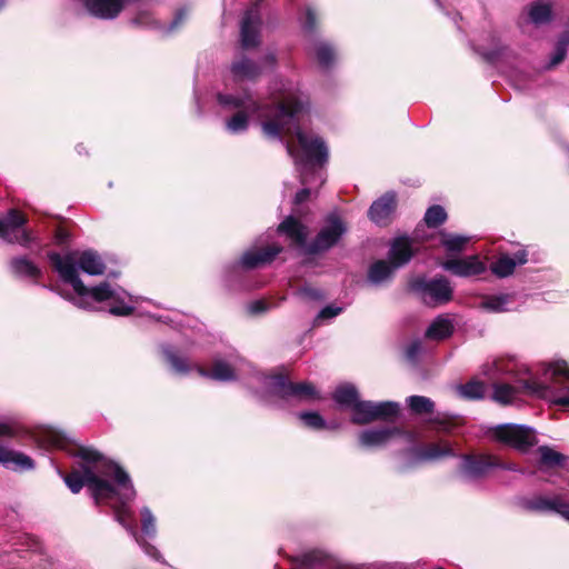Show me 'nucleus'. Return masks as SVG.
I'll return each instance as SVG.
<instances>
[{"mask_svg": "<svg viewBox=\"0 0 569 569\" xmlns=\"http://www.w3.org/2000/svg\"><path fill=\"white\" fill-rule=\"evenodd\" d=\"M272 103L254 99L250 93L217 94V101L224 111H233L226 119L224 128L231 134H240L249 129L251 118L261 121L266 137L283 142L282 134L295 133L299 151L286 142L288 154L293 159L296 169L303 186L326 181L322 167L328 161V147L322 138L303 132L299 126V117L309 109V98L289 80L274 79L269 87Z\"/></svg>", "mask_w": 569, "mask_h": 569, "instance_id": "nucleus-1", "label": "nucleus"}, {"mask_svg": "<svg viewBox=\"0 0 569 569\" xmlns=\"http://www.w3.org/2000/svg\"><path fill=\"white\" fill-rule=\"evenodd\" d=\"M37 440L46 449L67 450L78 458V468L64 477L71 492L78 493L86 487L97 506H109L113 510L114 520L128 531L146 555L161 560L159 550L138 533L134 512L130 507L136 490L122 467L91 447L74 446L66 433L53 427L42 429Z\"/></svg>", "mask_w": 569, "mask_h": 569, "instance_id": "nucleus-2", "label": "nucleus"}, {"mask_svg": "<svg viewBox=\"0 0 569 569\" xmlns=\"http://www.w3.org/2000/svg\"><path fill=\"white\" fill-rule=\"evenodd\" d=\"M48 259L59 278L72 287L76 296L63 297L76 307L96 311L98 310L97 303H106L108 312L117 317H127L133 312L137 298L121 287L101 282L96 287L88 288L81 281L80 270L89 276H100L104 272V261L97 251L87 249L66 254L51 251L48 253Z\"/></svg>", "mask_w": 569, "mask_h": 569, "instance_id": "nucleus-3", "label": "nucleus"}, {"mask_svg": "<svg viewBox=\"0 0 569 569\" xmlns=\"http://www.w3.org/2000/svg\"><path fill=\"white\" fill-rule=\"evenodd\" d=\"M499 375L513 377L517 385L493 383L492 399L501 405L513 403L520 393L545 399L559 407H569V365L565 360L541 362L535 373L516 356L493 363Z\"/></svg>", "mask_w": 569, "mask_h": 569, "instance_id": "nucleus-4", "label": "nucleus"}, {"mask_svg": "<svg viewBox=\"0 0 569 569\" xmlns=\"http://www.w3.org/2000/svg\"><path fill=\"white\" fill-rule=\"evenodd\" d=\"M347 231L345 222L336 214H330L326 226L315 240L307 243L308 229L293 217L286 218L278 227V232L284 233L305 253L315 254L333 247Z\"/></svg>", "mask_w": 569, "mask_h": 569, "instance_id": "nucleus-5", "label": "nucleus"}, {"mask_svg": "<svg viewBox=\"0 0 569 569\" xmlns=\"http://www.w3.org/2000/svg\"><path fill=\"white\" fill-rule=\"evenodd\" d=\"M256 380L262 385L260 397L270 405L281 401L286 405L309 403L320 399L316 387L309 382H291L283 375L254 373Z\"/></svg>", "mask_w": 569, "mask_h": 569, "instance_id": "nucleus-6", "label": "nucleus"}, {"mask_svg": "<svg viewBox=\"0 0 569 569\" xmlns=\"http://www.w3.org/2000/svg\"><path fill=\"white\" fill-rule=\"evenodd\" d=\"M412 240L407 237L396 238L391 244L388 253L390 263L385 260L373 262L368 270V280L379 286L391 279L396 269L405 266L410 261L413 256Z\"/></svg>", "mask_w": 569, "mask_h": 569, "instance_id": "nucleus-7", "label": "nucleus"}, {"mask_svg": "<svg viewBox=\"0 0 569 569\" xmlns=\"http://www.w3.org/2000/svg\"><path fill=\"white\" fill-rule=\"evenodd\" d=\"M410 288L429 307L446 305L453 295V288L445 277L432 279L418 277L410 282Z\"/></svg>", "mask_w": 569, "mask_h": 569, "instance_id": "nucleus-8", "label": "nucleus"}, {"mask_svg": "<svg viewBox=\"0 0 569 569\" xmlns=\"http://www.w3.org/2000/svg\"><path fill=\"white\" fill-rule=\"evenodd\" d=\"M27 218L18 210L11 209L4 218L0 219V238L9 243H18L30 248L32 243L39 244V239L24 227Z\"/></svg>", "mask_w": 569, "mask_h": 569, "instance_id": "nucleus-9", "label": "nucleus"}, {"mask_svg": "<svg viewBox=\"0 0 569 569\" xmlns=\"http://www.w3.org/2000/svg\"><path fill=\"white\" fill-rule=\"evenodd\" d=\"M399 409V403L395 401L373 402L359 398L351 410V421L355 425H368L376 420L396 418Z\"/></svg>", "mask_w": 569, "mask_h": 569, "instance_id": "nucleus-10", "label": "nucleus"}, {"mask_svg": "<svg viewBox=\"0 0 569 569\" xmlns=\"http://www.w3.org/2000/svg\"><path fill=\"white\" fill-rule=\"evenodd\" d=\"M492 438L521 452L528 451L537 443L536 431L525 425L506 423L495 427Z\"/></svg>", "mask_w": 569, "mask_h": 569, "instance_id": "nucleus-11", "label": "nucleus"}, {"mask_svg": "<svg viewBox=\"0 0 569 569\" xmlns=\"http://www.w3.org/2000/svg\"><path fill=\"white\" fill-rule=\"evenodd\" d=\"M407 453L410 457L397 466L396 470L398 472H406L408 469L419 462L435 461L447 457H457L455 449L448 441L429 443L423 448L411 449Z\"/></svg>", "mask_w": 569, "mask_h": 569, "instance_id": "nucleus-12", "label": "nucleus"}, {"mask_svg": "<svg viewBox=\"0 0 569 569\" xmlns=\"http://www.w3.org/2000/svg\"><path fill=\"white\" fill-rule=\"evenodd\" d=\"M262 0H256L250 8H248L240 22V43L242 49L249 50L257 48L260 42L261 34V14L259 3Z\"/></svg>", "mask_w": 569, "mask_h": 569, "instance_id": "nucleus-13", "label": "nucleus"}, {"mask_svg": "<svg viewBox=\"0 0 569 569\" xmlns=\"http://www.w3.org/2000/svg\"><path fill=\"white\" fill-rule=\"evenodd\" d=\"M460 459L459 476L465 481L480 480L495 469V455L491 453L462 455Z\"/></svg>", "mask_w": 569, "mask_h": 569, "instance_id": "nucleus-14", "label": "nucleus"}, {"mask_svg": "<svg viewBox=\"0 0 569 569\" xmlns=\"http://www.w3.org/2000/svg\"><path fill=\"white\" fill-rule=\"evenodd\" d=\"M520 507L529 512L549 513L555 512L563 519L569 512V501L565 500L561 495L543 496L537 495L531 498L520 500Z\"/></svg>", "mask_w": 569, "mask_h": 569, "instance_id": "nucleus-15", "label": "nucleus"}, {"mask_svg": "<svg viewBox=\"0 0 569 569\" xmlns=\"http://www.w3.org/2000/svg\"><path fill=\"white\" fill-rule=\"evenodd\" d=\"M441 267L461 278L479 276L487 270L486 263L477 254L461 259H448L441 263Z\"/></svg>", "mask_w": 569, "mask_h": 569, "instance_id": "nucleus-16", "label": "nucleus"}, {"mask_svg": "<svg viewBox=\"0 0 569 569\" xmlns=\"http://www.w3.org/2000/svg\"><path fill=\"white\" fill-rule=\"evenodd\" d=\"M401 435V429L397 427L369 428L358 435V440L362 448H378L388 445L393 438Z\"/></svg>", "mask_w": 569, "mask_h": 569, "instance_id": "nucleus-17", "label": "nucleus"}, {"mask_svg": "<svg viewBox=\"0 0 569 569\" xmlns=\"http://www.w3.org/2000/svg\"><path fill=\"white\" fill-rule=\"evenodd\" d=\"M282 248L278 244H270L261 249L247 250L234 268L253 269L270 263L280 252Z\"/></svg>", "mask_w": 569, "mask_h": 569, "instance_id": "nucleus-18", "label": "nucleus"}, {"mask_svg": "<svg viewBox=\"0 0 569 569\" xmlns=\"http://www.w3.org/2000/svg\"><path fill=\"white\" fill-rule=\"evenodd\" d=\"M397 199L395 192H387L372 202L368 216L372 222L379 226H387L395 213Z\"/></svg>", "mask_w": 569, "mask_h": 569, "instance_id": "nucleus-19", "label": "nucleus"}, {"mask_svg": "<svg viewBox=\"0 0 569 569\" xmlns=\"http://www.w3.org/2000/svg\"><path fill=\"white\" fill-rule=\"evenodd\" d=\"M233 81H254L262 74V68L252 59L241 56L230 64Z\"/></svg>", "mask_w": 569, "mask_h": 569, "instance_id": "nucleus-20", "label": "nucleus"}, {"mask_svg": "<svg viewBox=\"0 0 569 569\" xmlns=\"http://www.w3.org/2000/svg\"><path fill=\"white\" fill-rule=\"evenodd\" d=\"M528 261V252L520 249L513 253L512 257L501 254L495 262L491 263V272L498 278H506L513 273L517 266H522Z\"/></svg>", "mask_w": 569, "mask_h": 569, "instance_id": "nucleus-21", "label": "nucleus"}, {"mask_svg": "<svg viewBox=\"0 0 569 569\" xmlns=\"http://www.w3.org/2000/svg\"><path fill=\"white\" fill-rule=\"evenodd\" d=\"M0 465L13 471H27L34 468V462L29 456L2 443H0Z\"/></svg>", "mask_w": 569, "mask_h": 569, "instance_id": "nucleus-22", "label": "nucleus"}, {"mask_svg": "<svg viewBox=\"0 0 569 569\" xmlns=\"http://www.w3.org/2000/svg\"><path fill=\"white\" fill-rule=\"evenodd\" d=\"M194 369L197 370L199 376L217 381L227 382L233 381L238 378V368L221 359L214 360L211 370H206L199 366H196Z\"/></svg>", "mask_w": 569, "mask_h": 569, "instance_id": "nucleus-23", "label": "nucleus"}, {"mask_svg": "<svg viewBox=\"0 0 569 569\" xmlns=\"http://www.w3.org/2000/svg\"><path fill=\"white\" fill-rule=\"evenodd\" d=\"M12 274L18 278L30 279L36 281L42 276V270L28 257H14L9 262Z\"/></svg>", "mask_w": 569, "mask_h": 569, "instance_id": "nucleus-24", "label": "nucleus"}, {"mask_svg": "<svg viewBox=\"0 0 569 569\" xmlns=\"http://www.w3.org/2000/svg\"><path fill=\"white\" fill-rule=\"evenodd\" d=\"M538 452L540 455L539 467L541 470L561 468L569 471V456L558 452L549 446H540Z\"/></svg>", "mask_w": 569, "mask_h": 569, "instance_id": "nucleus-25", "label": "nucleus"}, {"mask_svg": "<svg viewBox=\"0 0 569 569\" xmlns=\"http://www.w3.org/2000/svg\"><path fill=\"white\" fill-rule=\"evenodd\" d=\"M309 51L312 52L322 69H329L336 62L338 54L332 44L327 41H315Z\"/></svg>", "mask_w": 569, "mask_h": 569, "instance_id": "nucleus-26", "label": "nucleus"}, {"mask_svg": "<svg viewBox=\"0 0 569 569\" xmlns=\"http://www.w3.org/2000/svg\"><path fill=\"white\" fill-rule=\"evenodd\" d=\"M513 302V295L499 293L487 296L480 302V308L493 313L510 311V305Z\"/></svg>", "mask_w": 569, "mask_h": 569, "instance_id": "nucleus-27", "label": "nucleus"}, {"mask_svg": "<svg viewBox=\"0 0 569 569\" xmlns=\"http://www.w3.org/2000/svg\"><path fill=\"white\" fill-rule=\"evenodd\" d=\"M452 331V321L449 318L439 316L428 327L426 337L428 339L442 340L451 336Z\"/></svg>", "mask_w": 569, "mask_h": 569, "instance_id": "nucleus-28", "label": "nucleus"}, {"mask_svg": "<svg viewBox=\"0 0 569 569\" xmlns=\"http://www.w3.org/2000/svg\"><path fill=\"white\" fill-rule=\"evenodd\" d=\"M529 19L535 24L548 23L552 18V4L546 0L533 2L528 10Z\"/></svg>", "mask_w": 569, "mask_h": 569, "instance_id": "nucleus-29", "label": "nucleus"}, {"mask_svg": "<svg viewBox=\"0 0 569 569\" xmlns=\"http://www.w3.org/2000/svg\"><path fill=\"white\" fill-rule=\"evenodd\" d=\"M332 398L341 408L351 411L359 399V392L353 385H343L336 389Z\"/></svg>", "mask_w": 569, "mask_h": 569, "instance_id": "nucleus-30", "label": "nucleus"}, {"mask_svg": "<svg viewBox=\"0 0 569 569\" xmlns=\"http://www.w3.org/2000/svg\"><path fill=\"white\" fill-rule=\"evenodd\" d=\"M162 352L166 357L167 362L171 368L179 375H187L191 371L192 367L189 365L186 358L177 355V352L170 346L162 348Z\"/></svg>", "mask_w": 569, "mask_h": 569, "instance_id": "nucleus-31", "label": "nucleus"}, {"mask_svg": "<svg viewBox=\"0 0 569 569\" xmlns=\"http://www.w3.org/2000/svg\"><path fill=\"white\" fill-rule=\"evenodd\" d=\"M457 392L461 398L468 400H479L485 397L486 387L481 381L471 380L457 387Z\"/></svg>", "mask_w": 569, "mask_h": 569, "instance_id": "nucleus-32", "label": "nucleus"}, {"mask_svg": "<svg viewBox=\"0 0 569 569\" xmlns=\"http://www.w3.org/2000/svg\"><path fill=\"white\" fill-rule=\"evenodd\" d=\"M407 403L410 410L417 415L431 413L435 409L433 401L423 396H410Z\"/></svg>", "mask_w": 569, "mask_h": 569, "instance_id": "nucleus-33", "label": "nucleus"}, {"mask_svg": "<svg viewBox=\"0 0 569 569\" xmlns=\"http://www.w3.org/2000/svg\"><path fill=\"white\" fill-rule=\"evenodd\" d=\"M569 48V34L562 33L557 43L553 53L550 57V61L548 63V68H552L562 62L567 56V51Z\"/></svg>", "mask_w": 569, "mask_h": 569, "instance_id": "nucleus-34", "label": "nucleus"}, {"mask_svg": "<svg viewBox=\"0 0 569 569\" xmlns=\"http://www.w3.org/2000/svg\"><path fill=\"white\" fill-rule=\"evenodd\" d=\"M141 516V531L147 538H154L157 533L156 517L148 507L140 510Z\"/></svg>", "mask_w": 569, "mask_h": 569, "instance_id": "nucleus-35", "label": "nucleus"}, {"mask_svg": "<svg viewBox=\"0 0 569 569\" xmlns=\"http://www.w3.org/2000/svg\"><path fill=\"white\" fill-rule=\"evenodd\" d=\"M327 555L320 550H311L303 553L297 559L299 567L313 568L316 566L325 565Z\"/></svg>", "mask_w": 569, "mask_h": 569, "instance_id": "nucleus-36", "label": "nucleus"}, {"mask_svg": "<svg viewBox=\"0 0 569 569\" xmlns=\"http://www.w3.org/2000/svg\"><path fill=\"white\" fill-rule=\"evenodd\" d=\"M469 241L468 237L442 233L441 243L449 252H460Z\"/></svg>", "mask_w": 569, "mask_h": 569, "instance_id": "nucleus-37", "label": "nucleus"}, {"mask_svg": "<svg viewBox=\"0 0 569 569\" xmlns=\"http://www.w3.org/2000/svg\"><path fill=\"white\" fill-rule=\"evenodd\" d=\"M423 219L428 227L437 228L447 220V212L441 206L435 204L426 211Z\"/></svg>", "mask_w": 569, "mask_h": 569, "instance_id": "nucleus-38", "label": "nucleus"}, {"mask_svg": "<svg viewBox=\"0 0 569 569\" xmlns=\"http://www.w3.org/2000/svg\"><path fill=\"white\" fill-rule=\"evenodd\" d=\"M491 47L479 46L477 51L488 61H493L502 53V46L496 33H490Z\"/></svg>", "mask_w": 569, "mask_h": 569, "instance_id": "nucleus-39", "label": "nucleus"}, {"mask_svg": "<svg viewBox=\"0 0 569 569\" xmlns=\"http://www.w3.org/2000/svg\"><path fill=\"white\" fill-rule=\"evenodd\" d=\"M299 418L307 427L311 429L319 430L326 428L327 426L325 419L318 412L303 411L299 413Z\"/></svg>", "mask_w": 569, "mask_h": 569, "instance_id": "nucleus-40", "label": "nucleus"}, {"mask_svg": "<svg viewBox=\"0 0 569 569\" xmlns=\"http://www.w3.org/2000/svg\"><path fill=\"white\" fill-rule=\"evenodd\" d=\"M342 311L341 307L336 306H327L320 310L318 316L316 317L313 321V326H320L322 323V320L332 319L340 315Z\"/></svg>", "mask_w": 569, "mask_h": 569, "instance_id": "nucleus-41", "label": "nucleus"}, {"mask_svg": "<svg viewBox=\"0 0 569 569\" xmlns=\"http://www.w3.org/2000/svg\"><path fill=\"white\" fill-rule=\"evenodd\" d=\"M317 22V16L311 7H307L305 10V18L301 20L302 29L306 32H312Z\"/></svg>", "mask_w": 569, "mask_h": 569, "instance_id": "nucleus-42", "label": "nucleus"}, {"mask_svg": "<svg viewBox=\"0 0 569 569\" xmlns=\"http://www.w3.org/2000/svg\"><path fill=\"white\" fill-rule=\"evenodd\" d=\"M132 22L140 27L146 28H159V23L153 20L149 12L141 11L137 14V17L132 20Z\"/></svg>", "mask_w": 569, "mask_h": 569, "instance_id": "nucleus-43", "label": "nucleus"}, {"mask_svg": "<svg viewBox=\"0 0 569 569\" xmlns=\"http://www.w3.org/2000/svg\"><path fill=\"white\" fill-rule=\"evenodd\" d=\"M422 351V345L420 340L412 341L406 349V358L411 361L416 362L418 360L419 355Z\"/></svg>", "mask_w": 569, "mask_h": 569, "instance_id": "nucleus-44", "label": "nucleus"}, {"mask_svg": "<svg viewBox=\"0 0 569 569\" xmlns=\"http://www.w3.org/2000/svg\"><path fill=\"white\" fill-rule=\"evenodd\" d=\"M271 308L270 303L266 300H256L247 306V310L251 315H260L268 311Z\"/></svg>", "mask_w": 569, "mask_h": 569, "instance_id": "nucleus-45", "label": "nucleus"}, {"mask_svg": "<svg viewBox=\"0 0 569 569\" xmlns=\"http://www.w3.org/2000/svg\"><path fill=\"white\" fill-rule=\"evenodd\" d=\"M259 66L262 68V72L264 70H272L277 66V54L274 51H268L263 54L260 60Z\"/></svg>", "mask_w": 569, "mask_h": 569, "instance_id": "nucleus-46", "label": "nucleus"}, {"mask_svg": "<svg viewBox=\"0 0 569 569\" xmlns=\"http://www.w3.org/2000/svg\"><path fill=\"white\" fill-rule=\"evenodd\" d=\"M495 469H502V470H508V471H513V472H519V473H525V470L520 467H518L516 463L513 462H502L499 460V458L497 456H495Z\"/></svg>", "mask_w": 569, "mask_h": 569, "instance_id": "nucleus-47", "label": "nucleus"}, {"mask_svg": "<svg viewBox=\"0 0 569 569\" xmlns=\"http://www.w3.org/2000/svg\"><path fill=\"white\" fill-rule=\"evenodd\" d=\"M311 187H305L296 193L295 202L300 204L305 202L311 194Z\"/></svg>", "mask_w": 569, "mask_h": 569, "instance_id": "nucleus-48", "label": "nucleus"}, {"mask_svg": "<svg viewBox=\"0 0 569 569\" xmlns=\"http://www.w3.org/2000/svg\"><path fill=\"white\" fill-rule=\"evenodd\" d=\"M68 238H69V233L62 229V228H58L56 230V233H54V240L58 244H63L68 241Z\"/></svg>", "mask_w": 569, "mask_h": 569, "instance_id": "nucleus-49", "label": "nucleus"}, {"mask_svg": "<svg viewBox=\"0 0 569 569\" xmlns=\"http://www.w3.org/2000/svg\"><path fill=\"white\" fill-rule=\"evenodd\" d=\"M186 16H187V12L184 10H180L177 13L176 18L172 20V22L170 23L169 30H173L174 28H177L183 21Z\"/></svg>", "mask_w": 569, "mask_h": 569, "instance_id": "nucleus-50", "label": "nucleus"}, {"mask_svg": "<svg viewBox=\"0 0 569 569\" xmlns=\"http://www.w3.org/2000/svg\"><path fill=\"white\" fill-rule=\"evenodd\" d=\"M333 569H367L363 565H352L346 562H339Z\"/></svg>", "mask_w": 569, "mask_h": 569, "instance_id": "nucleus-51", "label": "nucleus"}, {"mask_svg": "<svg viewBox=\"0 0 569 569\" xmlns=\"http://www.w3.org/2000/svg\"><path fill=\"white\" fill-rule=\"evenodd\" d=\"M301 293L310 297V298H319L320 293L315 289H303L301 290Z\"/></svg>", "mask_w": 569, "mask_h": 569, "instance_id": "nucleus-52", "label": "nucleus"}, {"mask_svg": "<svg viewBox=\"0 0 569 569\" xmlns=\"http://www.w3.org/2000/svg\"><path fill=\"white\" fill-rule=\"evenodd\" d=\"M11 428L6 423H0V436H10Z\"/></svg>", "mask_w": 569, "mask_h": 569, "instance_id": "nucleus-53", "label": "nucleus"}, {"mask_svg": "<svg viewBox=\"0 0 569 569\" xmlns=\"http://www.w3.org/2000/svg\"><path fill=\"white\" fill-rule=\"evenodd\" d=\"M6 0H0V10L4 7Z\"/></svg>", "mask_w": 569, "mask_h": 569, "instance_id": "nucleus-54", "label": "nucleus"}, {"mask_svg": "<svg viewBox=\"0 0 569 569\" xmlns=\"http://www.w3.org/2000/svg\"><path fill=\"white\" fill-rule=\"evenodd\" d=\"M77 149H78V153H81V151H83V148H81V146H78Z\"/></svg>", "mask_w": 569, "mask_h": 569, "instance_id": "nucleus-55", "label": "nucleus"}, {"mask_svg": "<svg viewBox=\"0 0 569 569\" xmlns=\"http://www.w3.org/2000/svg\"><path fill=\"white\" fill-rule=\"evenodd\" d=\"M77 149H78V153H81V151H83V148H81V146H78Z\"/></svg>", "mask_w": 569, "mask_h": 569, "instance_id": "nucleus-56", "label": "nucleus"}, {"mask_svg": "<svg viewBox=\"0 0 569 569\" xmlns=\"http://www.w3.org/2000/svg\"><path fill=\"white\" fill-rule=\"evenodd\" d=\"M565 520H567L569 522V511L567 512V517Z\"/></svg>", "mask_w": 569, "mask_h": 569, "instance_id": "nucleus-57", "label": "nucleus"}]
</instances>
